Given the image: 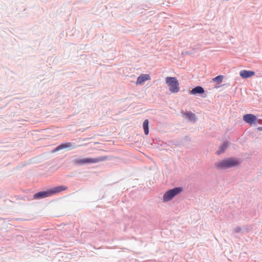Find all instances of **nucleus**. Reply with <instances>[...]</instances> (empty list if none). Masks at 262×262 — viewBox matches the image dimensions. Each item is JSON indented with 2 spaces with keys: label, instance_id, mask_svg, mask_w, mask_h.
<instances>
[{
  "label": "nucleus",
  "instance_id": "16",
  "mask_svg": "<svg viewBox=\"0 0 262 262\" xmlns=\"http://www.w3.org/2000/svg\"><path fill=\"white\" fill-rule=\"evenodd\" d=\"M258 130H261L262 131V127H259L257 128Z\"/></svg>",
  "mask_w": 262,
  "mask_h": 262
},
{
  "label": "nucleus",
  "instance_id": "5",
  "mask_svg": "<svg viewBox=\"0 0 262 262\" xmlns=\"http://www.w3.org/2000/svg\"><path fill=\"white\" fill-rule=\"evenodd\" d=\"M243 120L247 123L252 124L259 123L260 124V120L257 119V117L253 114H246L243 116Z\"/></svg>",
  "mask_w": 262,
  "mask_h": 262
},
{
  "label": "nucleus",
  "instance_id": "14",
  "mask_svg": "<svg viewBox=\"0 0 262 262\" xmlns=\"http://www.w3.org/2000/svg\"><path fill=\"white\" fill-rule=\"evenodd\" d=\"M189 120L192 121L195 120V115L190 112H186L183 114Z\"/></svg>",
  "mask_w": 262,
  "mask_h": 262
},
{
  "label": "nucleus",
  "instance_id": "10",
  "mask_svg": "<svg viewBox=\"0 0 262 262\" xmlns=\"http://www.w3.org/2000/svg\"><path fill=\"white\" fill-rule=\"evenodd\" d=\"M72 147V144L70 142H67V143L61 144L59 145L55 149H54V150L53 151L56 152V151H59V150L64 149V148H70V147Z\"/></svg>",
  "mask_w": 262,
  "mask_h": 262
},
{
  "label": "nucleus",
  "instance_id": "6",
  "mask_svg": "<svg viewBox=\"0 0 262 262\" xmlns=\"http://www.w3.org/2000/svg\"><path fill=\"white\" fill-rule=\"evenodd\" d=\"M150 79V77L148 74H141L139 76L137 80L136 84H142L145 81Z\"/></svg>",
  "mask_w": 262,
  "mask_h": 262
},
{
  "label": "nucleus",
  "instance_id": "8",
  "mask_svg": "<svg viewBox=\"0 0 262 262\" xmlns=\"http://www.w3.org/2000/svg\"><path fill=\"white\" fill-rule=\"evenodd\" d=\"M51 196L49 190L48 191H40L34 195V199H37L40 198H47Z\"/></svg>",
  "mask_w": 262,
  "mask_h": 262
},
{
  "label": "nucleus",
  "instance_id": "11",
  "mask_svg": "<svg viewBox=\"0 0 262 262\" xmlns=\"http://www.w3.org/2000/svg\"><path fill=\"white\" fill-rule=\"evenodd\" d=\"M204 92V90L203 88L200 86H198L192 89V90L190 91V94L195 95L196 94H202Z\"/></svg>",
  "mask_w": 262,
  "mask_h": 262
},
{
  "label": "nucleus",
  "instance_id": "3",
  "mask_svg": "<svg viewBox=\"0 0 262 262\" xmlns=\"http://www.w3.org/2000/svg\"><path fill=\"white\" fill-rule=\"evenodd\" d=\"M107 159V157L106 156L99 157L96 158H86L81 159H75L74 160V162L76 165H83L85 164L96 163Z\"/></svg>",
  "mask_w": 262,
  "mask_h": 262
},
{
  "label": "nucleus",
  "instance_id": "15",
  "mask_svg": "<svg viewBox=\"0 0 262 262\" xmlns=\"http://www.w3.org/2000/svg\"><path fill=\"white\" fill-rule=\"evenodd\" d=\"M223 80V76L222 75H219L215 78L212 79V81L214 82H216L217 83L220 84L222 82Z\"/></svg>",
  "mask_w": 262,
  "mask_h": 262
},
{
  "label": "nucleus",
  "instance_id": "7",
  "mask_svg": "<svg viewBox=\"0 0 262 262\" xmlns=\"http://www.w3.org/2000/svg\"><path fill=\"white\" fill-rule=\"evenodd\" d=\"M67 189V187L64 186H59L55 187L49 190L50 195H52L55 193H59L61 191L66 190Z\"/></svg>",
  "mask_w": 262,
  "mask_h": 262
},
{
  "label": "nucleus",
  "instance_id": "1",
  "mask_svg": "<svg viewBox=\"0 0 262 262\" xmlns=\"http://www.w3.org/2000/svg\"><path fill=\"white\" fill-rule=\"evenodd\" d=\"M240 161L236 159L229 158L219 161L215 163V167L220 169H225L238 166Z\"/></svg>",
  "mask_w": 262,
  "mask_h": 262
},
{
  "label": "nucleus",
  "instance_id": "2",
  "mask_svg": "<svg viewBox=\"0 0 262 262\" xmlns=\"http://www.w3.org/2000/svg\"><path fill=\"white\" fill-rule=\"evenodd\" d=\"M165 81L171 93H177L180 91L179 83L176 77H167Z\"/></svg>",
  "mask_w": 262,
  "mask_h": 262
},
{
  "label": "nucleus",
  "instance_id": "4",
  "mask_svg": "<svg viewBox=\"0 0 262 262\" xmlns=\"http://www.w3.org/2000/svg\"><path fill=\"white\" fill-rule=\"evenodd\" d=\"M182 191L181 187H176L166 191L163 196V201L168 202L172 200L176 195L179 194Z\"/></svg>",
  "mask_w": 262,
  "mask_h": 262
},
{
  "label": "nucleus",
  "instance_id": "13",
  "mask_svg": "<svg viewBox=\"0 0 262 262\" xmlns=\"http://www.w3.org/2000/svg\"><path fill=\"white\" fill-rule=\"evenodd\" d=\"M228 146V143L227 142H225L220 147L219 149L216 151V154L217 155H220L221 154L224 152L225 150L227 148Z\"/></svg>",
  "mask_w": 262,
  "mask_h": 262
},
{
  "label": "nucleus",
  "instance_id": "9",
  "mask_svg": "<svg viewBox=\"0 0 262 262\" xmlns=\"http://www.w3.org/2000/svg\"><path fill=\"white\" fill-rule=\"evenodd\" d=\"M255 75V72L251 71L242 70L239 72V75L243 78H248Z\"/></svg>",
  "mask_w": 262,
  "mask_h": 262
},
{
  "label": "nucleus",
  "instance_id": "12",
  "mask_svg": "<svg viewBox=\"0 0 262 262\" xmlns=\"http://www.w3.org/2000/svg\"><path fill=\"white\" fill-rule=\"evenodd\" d=\"M149 121L148 119H146L144 121L143 123V128L144 129V134L147 135L149 134Z\"/></svg>",
  "mask_w": 262,
  "mask_h": 262
}]
</instances>
